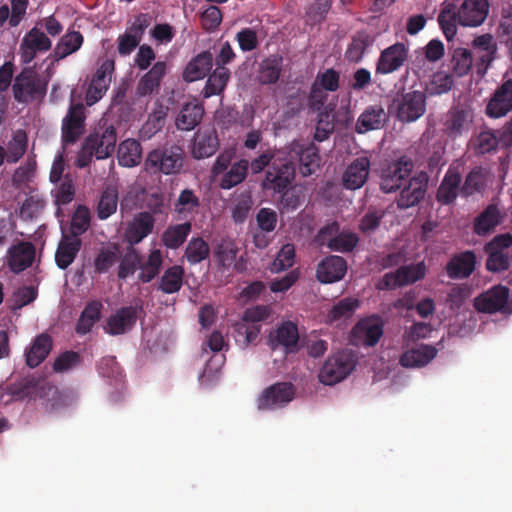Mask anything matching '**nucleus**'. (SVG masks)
Returning <instances> with one entry per match:
<instances>
[{
  "label": "nucleus",
  "instance_id": "39448f33",
  "mask_svg": "<svg viewBox=\"0 0 512 512\" xmlns=\"http://www.w3.org/2000/svg\"><path fill=\"white\" fill-rule=\"evenodd\" d=\"M489 8L488 0H464L456 13L450 4V41L456 33L454 22L464 27H478L486 20Z\"/></svg>",
  "mask_w": 512,
  "mask_h": 512
},
{
  "label": "nucleus",
  "instance_id": "4d7b16f0",
  "mask_svg": "<svg viewBox=\"0 0 512 512\" xmlns=\"http://www.w3.org/2000/svg\"><path fill=\"white\" fill-rule=\"evenodd\" d=\"M118 203V194L116 189L107 188L103 191L97 207V215L101 220H105L115 213Z\"/></svg>",
  "mask_w": 512,
  "mask_h": 512
},
{
  "label": "nucleus",
  "instance_id": "6ab92c4d",
  "mask_svg": "<svg viewBox=\"0 0 512 512\" xmlns=\"http://www.w3.org/2000/svg\"><path fill=\"white\" fill-rule=\"evenodd\" d=\"M346 272V260L341 256L329 255L318 263L316 278L321 283L330 284L342 280Z\"/></svg>",
  "mask_w": 512,
  "mask_h": 512
},
{
  "label": "nucleus",
  "instance_id": "603ef678",
  "mask_svg": "<svg viewBox=\"0 0 512 512\" xmlns=\"http://www.w3.org/2000/svg\"><path fill=\"white\" fill-rule=\"evenodd\" d=\"M39 380L34 377L23 378L18 383H15L9 387V393L14 400L30 399L36 396Z\"/></svg>",
  "mask_w": 512,
  "mask_h": 512
},
{
  "label": "nucleus",
  "instance_id": "338daca9",
  "mask_svg": "<svg viewBox=\"0 0 512 512\" xmlns=\"http://www.w3.org/2000/svg\"><path fill=\"white\" fill-rule=\"evenodd\" d=\"M295 249L292 244H285L278 252L277 257L272 263L271 270L280 272L290 268L294 263Z\"/></svg>",
  "mask_w": 512,
  "mask_h": 512
},
{
  "label": "nucleus",
  "instance_id": "e2e57ef3",
  "mask_svg": "<svg viewBox=\"0 0 512 512\" xmlns=\"http://www.w3.org/2000/svg\"><path fill=\"white\" fill-rule=\"evenodd\" d=\"M359 242L358 236L353 232H339L329 248L332 251L348 253L353 251Z\"/></svg>",
  "mask_w": 512,
  "mask_h": 512
},
{
  "label": "nucleus",
  "instance_id": "aec40b11",
  "mask_svg": "<svg viewBox=\"0 0 512 512\" xmlns=\"http://www.w3.org/2000/svg\"><path fill=\"white\" fill-rule=\"evenodd\" d=\"M388 121V114L381 104H373L367 106L359 115L355 132L365 134L370 131L382 129Z\"/></svg>",
  "mask_w": 512,
  "mask_h": 512
},
{
  "label": "nucleus",
  "instance_id": "de8ad7c7",
  "mask_svg": "<svg viewBox=\"0 0 512 512\" xmlns=\"http://www.w3.org/2000/svg\"><path fill=\"white\" fill-rule=\"evenodd\" d=\"M83 35L79 31L67 32L57 43L54 54L57 59H64L80 49L83 44Z\"/></svg>",
  "mask_w": 512,
  "mask_h": 512
},
{
  "label": "nucleus",
  "instance_id": "412c9836",
  "mask_svg": "<svg viewBox=\"0 0 512 512\" xmlns=\"http://www.w3.org/2000/svg\"><path fill=\"white\" fill-rule=\"evenodd\" d=\"M370 166V160L366 156L354 159L343 173V186L349 190L361 188L367 182L370 173Z\"/></svg>",
  "mask_w": 512,
  "mask_h": 512
},
{
  "label": "nucleus",
  "instance_id": "13d9d810",
  "mask_svg": "<svg viewBox=\"0 0 512 512\" xmlns=\"http://www.w3.org/2000/svg\"><path fill=\"white\" fill-rule=\"evenodd\" d=\"M90 212L85 206H79L74 212L71 224L69 237L80 238V235L85 233L90 227Z\"/></svg>",
  "mask_w": 512,
  "mask_h": 512
},
{
  "label": "nucleus",
  "instance_id": "4be33fe9",
  "mask_svg": "<svg viewBox=\"0 0 512 512\" xmlns=\"http://www.w3.org/2000/svg\"><path fill=\"white\" fill-rule=\"evenodd\" d=\"M269 340L272 349L282 346L286 353H294L299 349L298 327L291 321H285L270 334Z\"/></svg>",
  "mask_w": 512,
  "mask_h": 512
},
{
  "label": "nucleus",
  "instance_id": "393cba45",
  "mask_svg": "<svg viewBox=\"0 0 512 512\" xmlns=\"http://www.w3.org/2000/svg\"><path fill=\"white\" fill-rule=\"evenodd\" d=\"M35 258V247L29 242H21L8 250V265L14 273L30 267Z\"/></svg>",
  "mask_w": 512,
  "mask_h": 512
},
{
  "label": "nucleus",
  "instance_id": "37998d69",
  "mask_svg": "<svg viewBox=\"0 0 512 512\" xmlns=\"http://www.w3.org/2000/svg\"><path fill=\"white\" fill-rule=\"evenodd\" d=\"M230 71L226 67H216L208 76L206 84L202 90L204 98H210L215 95H221L230 79Z\"/></svg>",
  "mask_w": 512,
  "mask_h": 512
},
{
  "label": "nucleus",
  "instance_id": "a18cd8bd",
  "mask_svg": "<svg viewBox=\"0 0 512 512\" xmlns=\"http://www.w3.org/2000/svg\"><path fill=\"white\" fill-rule=\"evenodd\" d=\"M282 64L283 58L278 54L264 59L259 68L260 83L265 85L277 83L282 72Z\"/></svg>",
  "mask_w": 512,
  "mask_h": 512
},
{
  "label": "nucleus",
  "instance_id": "423d86ee",
  "mask_svg": "<svg viewBox=\"0 0 512 512\" xmlns=\"http://www.w3.org/2000/svg\"><path fill=\"white\" fill-rule=\"evenodd\" d=\"M474 307L480 313L511 315L512 300L509 288L501 284L490 287L474 299Z\"/></svg>",
  "mask_w": 512,
  "mask_h": 512
},
{
  "label": "nucleus",
  "instance_id": "a211bd4d",
  "mask_svg": "<svg viewBox=\"0 0 512 512\" xmlns=\"http://www.w3.org/2000/svg\"><path fill=\"white\" fill-rule=\"evenodd\" d=\"M51 46L52 42L48 36L37 27H33L20 44L21 61L29 64L35 59L37 53L46 52Z\"/></svg>",
  "mask_w": 512,
  "mask_h": 512
},
{
  "label": "nucleus",
  "instance_id": "2eb2a0df",
  "mask_svg": "<svg viewBox=\"0 0 512 512\" xmlns=\"http://www.w3.org/2000/svg\"><path fill=\"white\" fill-rule=\"evenodd\" d=\"M424 263L401 266L394 273H386L381 280V289H394L415 283L425 276Z\"/></svg>",
  "mask_w": 512,
  "mask_h": 512
},
{
  "label": "nucleus",
  "instance_id": "052dcab7",
  "mask_svg": "<svg viewBox=\"0 0 512 512\" xmlns=\"http://www.w3.org/2000/svg\"><path fill=\"white\" fill-rule=\"evenodd\" d=\"M54 184L56 185L54 196L57 205H66L74 199L75 185L69 174L64 175L63 180Z\"/></svg>",
  "mask_w": 512,
  "mask_h": 512
},
{
  "label": "nucleus",
  "instance_id": "c9c22d12",
  "mask_svg": "<svg viewBox=\"0 0 512 512\" xmlns=\"http://www.w3.org/2000/svg\"><path fill=\"white\" fill-rule=\"evenodd\" d=\"M476 255L473 251H464L450 258V279L468 278L475 270Z\"/></svg>",
  "mask_w": 512,
  "mask_h": 512
},
{
  "label": "nucleus",
  "instance_id": "6e6d98bb",
  "mask_svg": "<svg viewBox=\"0 0 512 512\" xmlns=\"http://www.w3.org/2000/svg\"><path fill=\"white\" fill-rule=\"evenodd\" d=\"M162 265V255L159 250H153L148 256L147 261L144 264H140L139 268L141 272L138 277L143 283L150 282L160 270Z\"/></svg>",
  "mask_w": 512,
  "mask_h": 512
},
{
  "label": "nucleus",
  "instance_id": "4468645a",
  "mask_svg": "<svg viewBox=\"0 0 512 512\" xmlns=\"http://www.w3.org/2000/svg\"><path fill=\"white\" fill-rule=\"evenodd\" d=\"M85 144L93 151L96 159H106L110 157L116 146L117 133L114 126L100 128L91 133L85 140Z\"/></svg>",
  "mask_w": 512,
  "mask_h": 512
},
{
  "label": "nucleus",
  "instance_id": "2f4dec72",
  "mask_svg": "<svg viewBox=\"0 0 512 512\" xmlns=\"http://www.w3.org/2000/svg\"><path fill=\"white\" fill-rule=\"evenodd\" d=\"M167 65L164 61L156 62L151 69L144 74L138 82L136 91L137 95L143 97L150 95L154 90L158 89L162 78L166 73Z\"/></svg>",
  "mask_w": 512,
  "mask_h": 512
},
{
  "label": "nucleus",
  "instance_id": "f3484780",
  "mask_svg": "<svg viewBox=\"0 0 512 512\" xmlns=\"http://www.w3.org/2000/svg\"><path fill=\"white\" fill-rule=\"evenodd\" d=\"M512 110V79H507L493 92L485 108L489 118L506 116Z\"/></svg>",
  "mask_w": 512,
  "mask_h": 512
},
{
  "label": "nucleus",
  "instance_id": "bf43d9fd",
  "mask_svg": "<svg viewBox=\"0 0 512 512\" xmlns=\"http://www.w3.org/2000/svg\"><path fill=\"white\" fill-rule=\"evenodd\" d=\"M238 248L230 239H221L215 248V257L222 267H229L235 260Z\"/></svg>",
  "mask_w": 512,
  "mask_h": 512
},
{
  "label": "nucleus",
  "instance_id": "774afa93",
  "mask_svg": "<svg viewBox=\"0 0 512 512\" xmlns=\"http://www.w3.org/2000/svg\"><path fill=\"white\" fill-rule=\"evenodd\" d=\"M200 205V201L198 196L195 195L194 191L191 189H184L181 191L176 203L175 210L178 213L184 212H193Z\"/></svg>",
  "mask_w": 512,
  "mask_h": 512
},
{
  "label": "nucleus",
  "instance_id": "ea45409f",
  "mask_svg": "<svg viewBox=\"0 0 512 512\" xmlns=\"http://www.w3.org/2000/svg\"><path fill=\"white\" fill-rule=\"evenodd\" d=\"M249 170V161L240 159L234 163L222 174L219 181V187L224 190H230L241 184L247 177Z\"/></svg>",
  "mask_w": 512,
  "mask_h": 512
},
{
  "label": "nucleus",
  "instance_id": "ddd939ff",
  "mask_svg": "<svg viewBox=\"0 0 512 512\" xmlns=\"http://www.w3.org/2000/svg\"><path fill=\"white\" fill-rule=\"evenodd\" d=\"M396 103V117L401 122H413L426 111V96L421 91H410L401 95Z\"/></svg>",
  "mask_w": 512,
  "mask_h": 512
},
{
  "label": "nucleus",
  "instance_id": "72a5a7b5",
  "mask_svg": "<svg viewBox=\"0 0 512 512\" xmlns=\"http://www.w3.org/2000/svg\"><path fill=\"white\" fill-rule=\"evenodd\" d=\"M204 108L198 103H186L182 106L175 119L178 130L191 131L202 120Z\"/></svg>",
  "mask_w": 512,
  "mask_h": 512
},
{
  "label": "nucleus",
  "instance_id": "3c124183",
  "mask_svg": "<svg viewBox=\"0 0 512 512\" xmlns=\"http://www.w3.org/2000/svg\"><path fill=\"white\" fill-rule=\"evenodd\" d=\"M450 64L456 76L462 77L467 75L473 66L472 52L466 48L455 49L450 59Z\"/></svg>",
  "mask_w": 512,
  "mask_h": 512
},
{
  "label": "nucleus",
  "instance_id": "0eeeda50",
  "mask_svg": "<svg viewBox=\"0 0 512 512\" xmlns=\"http://www.w3.org/2000/svg\"><path fill=\"white\" fill-rule=\"evenodd\" d=\"M86 108L83 103L71 102L61 123L63 145H74L86 132Z\"/></svg>",
  "mask_w": 512,
  "mask_h": 512
},
{
  "label": "nucleus",
  "instance_id": "f8f14e48",
  "mask_svg": "<svg viewBox=\"0 0 512 512\" xmlns=\"http://www.w3.org/2000/svg\"><path fill=\"white\" fill-rule=\"evenodd\" d=\"M114 71V59H105L97 68L86 92L85 100L88 106L94 105L105 95L110 86Z\"/></svg>",
  "mask_w": 512,
  "mask_h": 512
},
{
  "label": "nucleus",
  "instance_id": "5701e85b",
  "mask_svg": "<svg viewBox=\"0 0 512 512\" xmlns=\"http://www.w3.org/2000/svg\"><path fill=\"white\" fill-rule=\"evenodd\" d=\"M219 148V139L215 130H198L193 137L191 155L200 160L213 156Z\"/></svg>",
  "mask_w": 512,
  "mask_h": 512
},
{
  "label": "nucleus",
  "instance_id": "473e14b6",
  "mask_svg": "<svg viewBox=\"0 0 512 512\" xmlns=\"http://www.w3.org/2000/svg\"><path fill=\"white\" fill-rule=\"evenodd\" d=\"M117 158L122 167L132 168L139 165L142 160L141 143L133 138L123 140L118 146Z\"/></svg>",
  "mask_w": 512,
  "mask_h": 512
},
{
  "label": "nucleus",
  "instance_id": "1a4fd4ad",
  "mask_svg": "<svg viewBox=\"0 0 512 512\" xmlns=\"http://www.w3.org/2000/svg\"><path fill=\"white\" fill-rule=\"evenodd\" d=\"M295 177V167L288 159L277 158L266 170L262 181L264 190L281 193L290 186Z\"/></svg>",
  "mask_w": 512,
  "mask_h": 512
},
{
  "label": "nucleus",
  "instance_id": "b1692460",
  "mask_svg": "<svg viewBox=\"0 0 512 512\" xmlns=\"http://www.w3.org/2000/svg\"><path fill=\"white\" fill-rule=\"evenodd\" d=\"M472 46L482 52L477 59L476 66L478 72L485 73L496 58L498 50L497 43L493 35L485 33L475 37Z\"/></svg>",
  "mask_w": 512,
  "mask_h": 512
},
{
  "label": "nucleus",
  "instance_id": "09e8293b",
  "mask_svg": "<svg viewBox=\"0 0 512 512\" xmlns=\"http://www.w3.org/2000/svg\"><path fill=\"white\" fill-rule=\"evenodd\" d=\"M319 149L313 144L302 147L299 151V170L303 176H310L319 167Z\"/></svg>",
  "mask_w": 512,
  "mask_h": 512
},
{
  "label": "nucleus",
  "instance_id": "9b49d317",
  "mask_svg": "<svg viewBox=\"0 0 512 512\" xmlns=\"http://www.w3.org/2000/svg\"><path fill=\"white\" fill-rule=\"evenodd\" d=\"M428 175L426 172H418L400 188V194L396 200L399 209H408L420 203L424 198L427 186Z\"/></svg>",
  "mask_w": 512,
  "mask_h": 512
},
{
  "label": "nucleus",
  "instance_id": "bb28decb",
  "mask_svg": "<svg viewBox=\"0 0 512 512\" xmlns=\"http://www.w3.org/2000/svg\"><path fill=\"white\" fill-rule=\"evenodd\" d=\"M81 247V238L63 235L55 252L56 265L62 270L67 269L74 262Z\"/></svg>",
  "mask_w": 512,
  "mask_h": 512
},
{
  "label": "nucleus",
  "instance_id": "20e7f679",
  "mask_svg": "<svg viewBox=\"0 0 512 512\" xmlns=\"http://www.w3.org/2000/svg\"><path fill=\"white\" fill-rule=\"evenodd\" d=\"M47 90V83L32 68H24L12 85L13 97L18 103L28 104L42 99Z\"/></svg>",
  "mask_w": 512,
  "mask_h": 512
},
{
  "label": "nucleus",
  "instance_id": "5fc2aeb1",
  "mask_svg": "<svg viewBox=\"0 0 512 512\" xmlns=\"http://www.w3.org/2000/svg\"><path fill=\"white\" fill-rule=\"evenodd\" d=\"M209 246L202 238H192L186 246L185 257L187 261L194 265L202 262L209 256Z\"/></svg>",
  "mask_w": 512,
  "mask_h": 512
},
{
  "label": "nucleus",
  "instance_id": "c756f323",
  "mask_svg": "<svg viewBox=\"0 0 512 512\" xmlns=\"http://www.w3.org/2000/svg\"><path fill=\"white\" fill-rule=\"evenodd\" d=\"M437 355V349L431 345H418L405 351L400 357L403 367L415 368L427 365Z\"/></svg>",
  "mask_w": 512,
  "mask_h": 512
},
{
  "label": "nucleus",
  "instance_id": "c85d7f7f",
  "mask_svg": "<svg viewBox=\"0 0 512 512\" xmlns=\"http://www.w3.org/2000/svg\"><path fill=\"white\" fill-rule=\"evenodd\" d=\"M373 42V37L366 30L357 31L347 46L344 59L350 64L360 63L364 58L366 50Z\"/></svg>",
  "mask_w": 512,
  "mask_h": 512
},
{
  "label": "nucleus",
  "instance_id": "0e129e2a",
  "mask_svg": "<svg viewBox=\"0 0 512 512\" xmlns=\"http://www.w3.org/2000/svg\"><path fill=\"white\" fill-rule=\"evenodd\" d=\"M45 207V201L37 195L29 196L20 208V217L25 220H32L39 216Z\"/></svg>",
  "mask_w": 512,
  "mask_h": 512
},
{
  "label": "nucleus",
  "instance_id": "680f3d73",
  "mask_svg": "<svg viewBox=\"0 0 512 512\" xmlns=\"http://www.w3.org/2000/svg\"><path fill=\"white\" fill-rule=\"evenodd\" d=\"M141 262V255L134 248L128 249L118 267V277L120 279H126L128 276L134 274Z\"/></svg>",
  "mask_w": 512,
  "mask_h": 512
},
{
  "label": "nucleus",
  "instance_id": "dca6fc26",
  "mask_svg": "<svg viewBox=\"0 0 512 512\" xmlns=\"http://www.w3.org/2000/svg\"><path fill=\"white\" fill-rule=\"evenodd\" d=\"M408 49L397 42L381 51L376 62V74L387 75L398 71L406 62Z\"/></svg>",
  "mask_w": 512,
  "mask_h": 512
},
{
  "label": "nucleus",
  "instance_id": "6e6552de",
  "mask_svg": "<svg viewBox=\"0 0 512 512\" xmlns=\"http://www.w3.org/2000/svg\"><path fill=\"white\" fill-rule=\"evenodd\" d=\"M144 315L143 303L139 300L135 305L122 307L111 314L106 321L104 330L112 336L126 334L134 328L137 319Z\"/></svg>",
  "mask_w": 512,
  "mask_h": 512
},
{
  "label": "nucleus",
  "instance_id": "f257e3e1",
  "mask_svg": "<svg viewBox=\"0 0 512 512\" xmlns=\"http://www.w3.org/2000/svg\"><path fill=\"white\" fill-rule=\"evenodd\" d=\"M185 152L178 144H164L147 153L144 170L151 174L175 175L182 171Z\"/></svg>",
  "mask_w": 512,
  "mask_h": 512
},
{
  "label": "nucleus",
  "instance_id": "9d476101",
  "mask_svg": "<svg viewBox=\"0 0 512 512\" xmlns=\"http://www.w3.org/2000/svg\"><path fill=\"white\" fill-rule=\"evenodd\" d=\"M296 388L291 382H277L265 388L257 399L260 410H275L287 406L295 397Z\"/></svg>",
  "mask_w": 512,
  "mask_h": 512
},
{
  "label": "nucleus",
  "instance_id": "a19ab883",
  "mask_svg": "<svg viewBox=\"0 0 512 512\" xmlns=\"http://www.w3.org/2000/svg\"><path fill=\"white\" fill-rule=\"evenodd\" d=\"M487 179L488 172L486 169L482 167L473 168L460 187V195L467 198L475 193H482L487 186Z\"/></svg>",
  "mask_w": 512,
  "mask_h": 512
},
{
  "label": "nucleus",
  "instance_id": "c03bdc74",
  "mask_svg": "<svg viewBox=\"0 0 512 512\" xmlns=\"http://www.w3.org/2000/svg\"><path fill=\"white\" fill-rule=\"evenodd\" d=\"M501 221V213L497 205L489 204L474 221V232L485 235L494 229Z\"/></svg>",
  "mask_w": 512,
  "mask_h": 512
},
{
  "label": "nucleus",
  "instance_id": "4c0bfd02",
  "mask_svg": "<svg viewBox=\"0 0 512 512\" xmlns=\"http://www.w3.org/2000/svg\"><path fill=\"white\" fill-rule=\"evenodd\" d=\"M499 138L495 131L485 129L471 137L469 147L475 155L495 153L498 149Z\"/></svg>",
  "mask_w": 512,
  "mask_h": 512
},
{
  "label": "nucleus",
  "instance_id": "e433bc0d",
  "mask_svg": "<svg viewBox=\"0 0 512 512\" xmlns=\"http://www.w3.org/2000/svg\"><path fill=\"white\" fill-rule=\"evenodd\" d=\"M103 305L98 300L90 301L81 312L75 327L78 335L88 334L94 325L100 320Z\"/></svg>",
  "mask_w": 512,
  "mask_h": 512
},
{
  "label": "nucleus",
  "instance_id": "69168bd1",
  "mask_svg": "<svg viewBox=\"0 0 512 512\" xmlns=\"http://www.w3.org/2000/svg\"><path fill=\"white\" fill-rule=\"evenodd\" d=\"M117 259L118 256L115 250L101 249L94 259V272L96 274L107 273Z\"/></svg>",
  "mask_w": 512,
  "mask_h": 512
},
{
  "label": "nucleus",
  "instance_id": "8fccbe9b",
  "mask_svg": "<svg viewBox=\"0 0 512 512\" xmlns=\"http://www.w3.org/2000/svg\"><path fill=\"white\" fill-rule=\"evenodd\" d=\"M190 231V222L169 226L162 235V241L167 248L177 249L185 242Z\"/></svg>",
  "mask_w": 512,
  "mask_h": 512
},
{
  "label": "nucleus",
  "instance_id": "864d4df0",
  "mask_svg": "<svg viewBox=\"0 0 512 512\" xmlns=\"http://www.w3.org/2000/svg\"><path fill=\"white\" fill-rule=\"evenodd\" d=\"M26 149L27 136L25 132L18 131L7 144L5 160L8 163L18 162L26 152Z\"/></svg>",
  "mask_w": 512,
  "mask_h": 512
},
{
  "label": "nucleus",
  "instance_id": "cd10ccee",
  "mask_svg": "<svg viewBox=\"0 0 512 512\" xmlns=\"http://www.w3.org/2000/svg\"><path fill=\"white\" fill-rule=\"evenodd\" d=\"M212 65V53L209 51H203L188 62L183 72V79L186 82L200 80L212 69Z\"/></svg>",
  "mask_w": 512,
  "mask_h": 512
},
{
  "label": "nucleus",
  "instance_id": "49530a36",
  "mask_svg": "<svg viewBox=\"0 0 512 512\" xmlns=\"http://www.w3.org/2000/svg\"><path fill=\"white\" fill-rule=\"evenodd\" d=\"M184 269L174 265L166 269L160 278L158 289L165 294L178 292L183 285Z\"/></svg>",
  "mask_w": 512,
  "mask_h": 512
},
{
  "label": "nucleus",
  "instance_id": "7ed1b4c3",
  "mask_svg": "<svg viewBox=\"0 0 512 512\" xmlns=\"http://www.w3.org/2000/svg\"><path fill=\"white\" fill-rule=\"evenodd\" d=\"M357 364V356L353 350L342 349L331 355L319 372V380L324 385H335L343 381Z\"/></svg>",
  "mask_w": 512,
  "mask_h": 512
},
{
  "label": "nucleus",
  "instance_id": "f704fd0d",
  "mask_svg": "<svg viewBox=\"0 0 512 512\" xmlns=\"http://www.w3.org/2000/svg\"><path fill=\"white\" fill-rule=\"evenodd\" d=\"M474 112L469 106H459L450 113V137L467 134L473 128Z\"/></svg>",
  "mask_w": 512,
  "mask_h": 512
},
{
  "label": "nucleus",
  "instance_id": "f03ea898",
  "mask_svg": "<svg viewBox=\"0 0 512 512\" xmlns=\"http://www.w3.org/2000/svg\"><path fill=\"white\" fill-rule=\"evenodd\" d=\"M414 169L413 160L403 155L397 159L386 161L381 165L379 186L384 193H394L411 178Z\"/></svg>",
  "mask_w": 512,
  "mask_h": 512
},
{
  "label": "nucleus",
  "instance_id": "58836bf2",
  "mask_svg": "<svg viewBox=\"0 0 512 512\" xmlns=\"http://www.w3.org/2000/svg\"><path fill=\"white\" fill-rule=\"evenodd\" d=\"M52 349V338L48 334L38 335L30 349L26 352V363L29 367L39 366Z\"/></svg>",
  "mask_w": 512,
  "mask_h": 512
},
{
  "label": "nucleus",
  "instance_id": "79ce46f5",
  "mask_svg": "<svg viewBox=\"0 0 512 512\" xmlns=\"http://www.w3.org/2000/svg\"><path fill=\"white\" fill-rule=\"evenodd\" d=\"M360 304V300L355 297L340 299L328 311L326 316L327 322L332 324L340 320L350 319L360 307Z\"/></svg>",
  "mask_w": 512,
  "mask_h": 512
},
{
  "label": "nucleus",
  "instance_id": "7c9ffc66",
  "mask_svg": "<svg viewBox=\"0 0 512 512\" xmlns=\"http://www.w3.org/2000/svg\"><path fill=\"white\" fill-rule=\"evenodd\" d=\"M154 217L149 212L138 214L126 230V238L130 244H138L153 230Z\"/></svg>",
  "mask_w": 512,
  "mask_h": 512
},
{
  "label": "nucleus",
  "instance_id": "a878e982",
  "mask_svg": "<svg viewBox=\"0 0 512 512\" xmlns=\"http://www.w3.org/2000/svg\"><path fill=\"white\" fill-rule=\"evenodd\" d=\"M352 334L365 346H375L383 335V323L378 319H364L353 328Z\"/></svg>",
  "mask_w": 512,
  "mask_h": 512
}]
</instances>
